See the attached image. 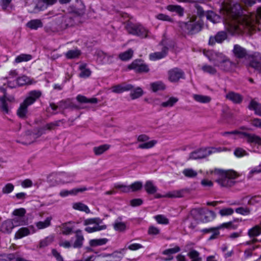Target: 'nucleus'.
Listing matches in <instances>:
<instances>
[{
    "mask_svg": "<svg viewBox=\"0 0 261 261\" xmlns=\"http://www.w3.org/2000/svg\"><path fill=\"white\" fill-rule=\"evenodd\" d=\"M224 1L223 8L226 14V28L232 35L246 32L256 31V25H261V7L257 8L254 14L247 16L243 14L242 6L238 3L232 4L230 0Z\"/></svg>",
    "mask_w": 261,
    "mask_h": 261,
    "instance_id": "nucleus-1",
    "label": "nucleus"
},
{
    "mask_svg": "<svg viewBox=\"0 0 261 261\" xmlns=\"http://www.w3.org/2000/svg\"><path fill=\"white\" fill-rule=\"evenodd\" d=\"M80 19L79 15L71 13L59 14L51 22V29L53 32L62 31L78 24Z\"/></svg>",
    "mask_w": 261,
    "mask_h": 261,
    "instance_id": "nucleus-2",
    "label": "nucleus"
},
{
    "mask_svg": "<svg viewBox=\"0 0 261 261\" xmlns=\"http://www.w3.org/2000/svg\"><path fill=\"white\" fill-rule=\"evenodd\" d=\"M42 93L39 90H32L28 93V96L20 104L17 110V116L22 119H26L30 115L28 107L33 105L41 96Z\"/></svg>",
    "mask_w": 261,
    "mask_h": 261,
    "instance_id": "nucleus-3",
    "label": "nucleus"
},
{
    "mask_svg": "<svg viewBox=\"0 0 261 261\" xmlns=\"http://www.w3.org/2000/svg\"><path fill=\"white\" fill-rule=\"evenodd\" d=\"M217 177L216 181L222 187L229 188L233 186L238 177L237 172L233 170H218L216 171Z\"/></svg>",
    "mask_w": 261,
    "mask_h": 261,
    "instance_id": "nucleus-4",
    "label": "nucleus"
},
{
    "mask_svg": "<svg viewBox=\"0 0 261 261\" xmlns=\"http://www.w3.org/2000/svg\"><path fill=\"white\" fill-rule=\"evenodd\" d=\"M223 136L228 137L230 139H236V136L238 135L241 139H246V142L250 145H257L261 146V137L254 134L234 130L230 132H224L221 133Z\"/></svg>",
    "mask_w": 261,
    "mask_h": 261,
    "instance_id": "nucleus-5",
    "label": "nucleus"
},
{
    "mask_svg": "<svg viewBox=\"0 0 261 261\" xmlns=\"http://www.w3.org/2000/svg\"><path fill=\"white\" fill-rule=\"evenodd\" d=\"M125 28L127 33L141 38L148 37V30L138 23H133L130 21L126 22Z\"/></svg>",
    "mask_w": 261,
    "mask_h": 261,
    "instance_id": "nucleus-6",
    "label": "nucleus"
},
{
    "mask_svg": "<svg viewBox=\"0 0 261 261\" xmlns=\"http://www.w3.org/2000/svg\"><path fill=\"white\" fill-rule=\"evenodd\" d=\"M220 149L215 147L200 148L190 153L188 160H199L206 158L213 153L220 151Z\"/></svg>",
    "mask_w": 261,
    "mask_h": 261,
    "instance_id": "nucleus-7",
    "label": "nucleus"
},
{
    "mask_svg": "<svg viewBox=\"0 0 261 261\" xmlns=\"http://www.w3.org/2000/svg\"><path fill=\"white\" fill-rule=\"evenodd\" d=\"M203 24L199 20L190 19L186 22H184L182 28L185 32L188 35H194L199 33L202 28Z\"/></svg>",
    "mask_w": 261,
    "mask_h": 261,
    "instance_id": "nucleus-8",
    "label": "nucleus"
},
{
    "mask_svg": "<svg viewBox=\"0 0 261 261\" xmlns=\"http://www.w3.org/2000/svg\"><path fill=\"white\" fill-rule=\"evenodd\" d=\"M128 69H133L137 73H147L149 68L147 65L143 63L141 60L134 61L128 66Z\"/></svg>",
    "mask_w": 261,
    "mask_h": 261,
    "instance_id": "nucleus-9",
    "label": "nucleus"
},
{
    "mask_svg": "<svg viewBox=\"0 0 261 261\" xmlns=\"http://www.w3.org/2000/svg\"><path fill=\"white\" fill-rule=\"evenodd\" d=\"M168 79L171 82H177L180 79H184L185 73L180 68L175 67L168 72Z\"/></svg>",
    "mask_w": 261,
    "mask_h": 261,
    "instance_id": "nucleus-10",
    "label": "nucleus"
},
{
    "mask_svg": "<svg viewBox=\"0 0 261 261\" xmlns=\"http://www.w3.org/2000/svg\"><path fill=\"white\" fill-rule=\"evenodd\" d=\"M75 240L73 238L71 239V242L72 244L73 248H81L83 246L84 241L85 240L82 231L81 229H77L74 231Z\"/></svg>",
    "mask_w": 261,
    "mask_h": 261,
    "instance_id": "nucleus-11",
    "label": "nucleus"
},
{
    "mask_svg": "<svg viewBox=\"0 0 261 261\" xmlns=\"http://www.w3.org/2000/svg\"><path fill=\"white\" fill-rule=\"evenodd\" d=\"M227 38V34L225 31H219L215 36L210 37L208 44L214 45L216 43H222Z\"/></svg>",
    "mask_w": 261,
    "mask_h": 261,
    "instance_id": "nucleus-12",
    "label": "nucleus"
},
{
    "mask_svg": "<svg viewBox=\"0 0 261 261\" xmlns=\"http://www.w3.org/2000/svg\"><path fill=\"white\" fill-rule=\"evenodd\" d=\"M249 66L261 73V54L260 53H255L252 55Z\"/></svg>",
    "mask_w": 261,
    "mask_h": 261,
    "instance_id": "nucleus-13",
    "label": "nucleus"
},
{
    "mask_svg": "<svg viewBox=\"0 0 261 261\" xmlns=\"http://www.w3.org/2000/svg\"><path fill=\"white\" fill-rule=\"evenodd\" d=\"M232 51L235 57L238 59H245L248 56L247 50L238 44L234 45Z\"/></svg>",
    "mask_w": 261,
    "mask_h": 261,
    "instance_id": "nucleus-14",
    "label": "nucleus"
},
{
    "mask_svg": "<svg viewBox=\"0 0 261 261\" xmlns=\"http://www.w3.org/2000/svg\"><path fill=\"white\" fill-rule=\"evenodd\" d=\"M61 121V120H58L52 122L40 127L38 130L37 135L40 136L42 135L45 134L46 130H50L54 129L56 127L59 126L60 122Z\"/></svg>",
    "mask_w": 261,
    "mask_h": 261,
    "instance_id": "nucleus-15",
    "label": "nucleus"
},
{
    "mask_svg": "<svg viewBox=\"0 0 261 261\" xmlns=\"http://www.w3.org/2000/svg\"><path fill=\"white\" fill-rule=\"evenodd\" d=\"M134 86L131 84L123 83L115 85L112 87V91L115 93H121L124 91L132 90Z\"/></svg>",
    "mask_w": 261,
    "mask_h": 261,
    "instance_id": "nucleus-16",
    "label": "nucleus"
},
{
    "mask_svg": "<svg viewBox=\"0 0 261 261\" xmlns=\"http://www.w3.org/2000/svg\"><path fill=\"white\" fill-rule=\"evenodd\" d=\"M227 58L222 53H215L212 54L211 58H209L210 61L213 62L215 66L219 67Z\"/></svg>",
    "mask_w": 261,
    "mask_h": 261,
    "instance_id": "nucleus-17",
    "label": "nucleus"
},
{
    "mask_svg": "<svg viewBox=\"0 0 261 261\" xmlns=\"http://www.w3.org/2000/svg\"><path fill=\"white\" fill-rule=\"evenodd\" d=\"M226 98L237 104L241 103L243 99V96L240 94L233 91L229 92L226 95Z\"/></svg>",
    "mask_w": 261,
    "mask_h": 261,
    "instance_id": "nucleus-18",
    "label": "nucleus"
},
{
    "mask_svg": "<svg viewBox=\"0 0 261 261\" xmlns=\"http://www.w3.org/2000/svg\"><path fill=\"white\" fill-rule=\"evenodd\" d=\"M14 227L13 221L8 219L2 224L1 230L4 233H10Z\"/></svg>",
    "mask_w": 261,
    "mask_h": 261,
    "instance_id": "nucleus-19",
    "label": "nucleus"
},
{
    "mask_svg": "<svg viewBox=\"0 0 261 261\" xmlns=\"http://www.w3.org/2000/svg\"><path fill=\"white\" fill-rule=\"evenodd\" d=\"M168 48L164 46L161 51L155 52L149 55V59L151 60L155 61L164 58L167 54Z\"/></svg>",
    "mask_w": 261,
    "mask_h": 261,
    "instance_id": "nucleus-20",
    "label": "nucleus"
},
{
    "mask_svg": "<svg viewBox=\"0 0 261 261\" xmlns=\"http://www.w3.org/2000/svg\"><path fill=\"white\" fill-rule=\"evenodd\" d=\"M122 217H119L113 224L114 229L118 231H123L126 229V224L121 222Z\"/></svg>",
    "mask_w": 261,
    "mask_h": 261,
    "instance_id": "nucleus-21",
    "label": "nucleus"
},
{
    "mask_svg": "<svg viewBox=\"0 0 261 261\" xmlns=\"http://www.w3.org/2000/svg\"><path fill=\"white\" fill-rule=\"evenodd\" d=\"M76 99L79 102L81 103H96L98 102V99L96 98H88L86 96L80 94L77 95Z\"/></svg>",
    "mask_w": 261,
    "mask_h": 261,
    "instance_id": "nucleus-22",
    "label": "nucleus"
},
{
    "mask_svg": "<svg viewBox=\"0 0 261 261\" xmlns=\"http://www.w3.org/2000/svg\"><path fill=\"white\" fill-rule=\"evenodd\" d=\"M26 25L32 30H37L38 28L43 27V23L40 19H36L29 21Z\"/></svg>",
    "mask_w": 261,
    "mask_h": 261,
    "instance_id": "nucleus-23",
    "label": "nucleus"
},
{
    "mask_svg": "<svg viewBox=\"0 0 261 261\" xmlns=\"http://www.w3.org/2000/svg\"><path fill=\"white\" fill-rule=\"evenodd\" d=\"M248 108L251 110H254L255 113L259 116H261V104L255 101L252 100Z\"/></svg>",
    "mask_w": 261,
    "mask_h": 261,
    "instance_id": "nucleus-24",
    "label": "nucleus"
},
{
    "mask_svg": "<svg viewBox=\"0 0 261 261\" xmlns=\"http://www.w3.org/2000/svg\"><path fill=\"white\" fill-rule=\"evenodd\" d=\"M144 188L146 192L150 195L154 194L158 190V188L153 185L151 180H147L145 182Z\"/></svg>",
    "mask_w": 261,
    "mask_h": 261,
    "instance_id": "nucleus-25",
    "label": "nucleus"
},
{
    "mask_svg": "<svg viewBox=\"0 0 261 261\" xmlns=\"http://www.w3.org/2000/svg\"><path fill=\"white\" fill-rule=\"evenodd\" d=\"M9 100L5 95L0 98V109L1 111L6 114L9 113V109L7 101Z\"/></svg>",
    "mask_w": 261,
    "mask_h": 261,
    "instance_id": "nucleus-26",
    "label": "nucleus"
},
{
    "mask_svg": "<svg viewBox=\"0 0 261 261\" xmlns=\"http://www.w3.org/2000/svg\"><path fill=\"white\" fill-rule=\"evenodd\" d=\"M108 242V239L107 238L92 239L89 241V245L90 247H95L105 245Z\"/></svg>",
    "mask_w": 261,
    "mask_h": 261,
    "instance_id": "nucleus-27",
    "label": "nucleus"
},
{
    "mask_svg": "<svg viewBox=\"0 0 261 261\" xmlns=\"http://www.w3.org/2000/svg\"><path fill=\"white\" fill-rule=\"evenodd\" d=\"M167 9L171 12H175L179 16L184 15V9L180 6L170 5L167 6Z\"/></svg>",
    "mask_w": 261,
    "mask_h": 261,
    "instance_id": "nucleus-28",
    "label": "nucleus"
},
{
    "mask_svg": "<svg viewBox=\"0 0 261 261\" xmlns=\"http://www.w3.org/2000/svg\"><path fill=\"white\" fill-rule=\"evenodd\" d=\"M239 224H234V222L232 221L223 223L220 225H219L218 226H217V229H223L226 228L227 229H231V230H235L238 227Z\"/></svg>",
    "mask_w": 261,
    "mask_h": 261,
    "instance_id": "nucleus-29",
    "label": "nucleus"
},
{
    "mask_svg": "<svg viewBox=\"0 0 261 261\" xmlns=\"http://www.w3.org/2000/svg\"><path fill=\"white\" fill-rule=\"evenodd\" d=\"M110 148V145L103 144L99 146L94 147L93 150L96 155H99L108 150Z\"/></svg>",
    "mask_w": 261,
    "mask_h": 261,
    "instance_id": "nucleus-30",
    "label": "nucleus"
},
{
    "mask_svg": "<svg viewBox=\"0 0 261 261\" xmlns=\"http://www.w3.org/2000/svg\"><path fill=\"white\" fill-rule=\"evenodd\" d=\"M151 88L154 92L160 90H164L166 88V86L162 81H157L152 83L150 84Z\"/></svg>",
    "mask_w": 261,
    "mask_h": 261,
    "instance_id": "nucleus-31",
    "label": "nucleus"
},
{
    "mask_svg": "<svg viewBox=\"0 0 261 261\" xmlns=\"http://www.w3.org/2000/svg\"><path fill=\"white\" fill-rule=\"evenodd\" d=\"M30 234V230L28 227H22L20 228L15 233L16 239H21Z\"/></svg>",
    "mask_w": 261,
    "mask_h": 261,
    "instance_id": "nucleus-32",
    "label": "nucleus"
},
{
    "mask_svg": "<svg viewBox=\"0 0 261 261\" xmlns=\"http://www.w3.org/2000/svg\"><path fill=\"white\" fill-rule=\"evenodd\" d=\"M193 98L195 101L204 103H208L211 100V97L208 96L199 94H194L193 95Z\"/></svg>",
    "mask_w": 261,
    "mask_h": 261,
    "instance_id": "nucleus-33",
    "label": "nucleus"
},
{
    "mask_svg": "<svg viewBox=\"0 0 261 261\" xmlns=\"http://www.w3.org/2000/svg\"><path fill=\"white\" fill-rule=\"evenodd\" d=\"M107 228L106 225H99V224H95L93 227H87L85 228V230L88 233H92L95 231L105 230Z\"/></svg>",
    "mask_w": 261,
    "mask_h": 261,
    "instance_id": "nucleus-34",
    "label": "nucleus"
},
{
    "mask_svg": "<svg viewBox=\"0 0 261 261\" xmlns=\"http://www.w3.org/2000/svg\"><path fill=\"white\" fill-rule=\"evenodd\" d=\"M52 218L50 217L46 218L44 221H39L36 223V225L39 229L46 228L50 225V221Z\"/></svg>",
    "mask_w": 261,
    "mask_h": 261,
    "instance_id": "nucleus-35",
    "label": "nucleus"
},
{
    "mask_svg": "<svg viewBox=\"0 0 261 261\" xmlns=\"http://www.w3.org/2000/svg\"><path fill=\"white\" fill-rule=\"evenodd\" d=\"M81 52L79 49H71L66 53V57L68 59H72L78 58Z\"/></svg>",
    "mask_w": 261,
    "mask_h": 261,
    "instance_id": "nucleus-36",
    "label": "nucleus"
},
{
    "mask_svg": "<svg viewBox=\"0 0 261 261\" xmlns=\"http://www.w3.org/2000/svg\"><path fill=\"white\" fill-rule=\"evenodd\" d=\"M71 222H68L67 223H63L61 225V230H62V233L64 235H69L71 234L73 232V227H69L67 225L68 223H71Z\"/></svg>",
    "mask_w": 261,
    "mask_h": 261,
    "instance_id": "nucleus-37",
    "label": "nucleus"
},
{
    "mask_svg": "<svg viewBox=\"0 0 261 261\" xmlns=\"http://www.w3.org/2000/svg\"><path fill=\"white\" fill-rule=\"evenodd\" d=\"M178 98L175 97H170L167 101L163 102L161 106L164 108L166 107H173L177 101Z\"/></svg>",
    "mask_w": 261,
    "mask_h": 261,
    "instance_id": "nucleus-38",
    "label": "nucleus"
},
{
    "mask_svg": "<svg viewBox=\"0 0 261 261\" xmlns=\"http://www.w3.org/2000/svg\"><path fill=\"white\" fill-rule=\"evenodd\" d=\"M133 55V50L129 49L127 50L122 53L119 55V58L122 61H127L132 58Z\"/></svg>",
    "mask_w": 261,
    "mask_h": 261,
    "instance_id": "nucleus-39",
    "label": "nucleus"
},
{
    "mask_svg": "<svg viewBox=\"0 0 261 261\" xmlns=\"http://www.w3.org/2000/svg\"><path fill=\"white\" fill-rule=\"evenodd\" d=\"M215 217V213L212 211H208L205 213L204 218L201 219V221L203 223H206L212 221Z\"/></svg>",
    "mask_w": 261,
    "mask_h": 261,
    "instance_id": "nucleus-40",
    "label": "nucleus"
},
{
    "mask_svg": "<svg viewBox=\"0 0 261 261\" xmlns=\"http://www.w3.org/2000/svg\"><path fill=\"white\" fill-rule=\"evenodd\" d=\"M131 90L130 96L132 99H137L141 97L143 94V91L140 87H137V88Z\"/></svg>",
    "mask_w": 261,
    "mask_h": 261,
    "instance_id": "nucleus-41",
    "label": "nucleus"
},
{
    "mask_svg": "<svg viewBox=\"0 0 261 261\" xmlns=\"http://www.w3.org/2000/svg\"><path fill=\"white\" fill-rule=\"evenodd\" d=\"M32 56L29 54H22L17 56L15 59V62L19 63L22 62H27L31 60Z\"/></svg>",
    "mask_w": 261,
    "mask_h": 261,
    "instance_id": "nucleus-42",
    "label": "nucleus"
},
{
    "mask_svg": "<svg viewBox=\"0 0 261 261\" xmlns=\"http://www.w3.org/2000/svg\"><path fill=\"white\" fill-rule=\"evenodd\" d=\"M73 207L75 210L85 212L86 213H90V210L88 207L86 205L81 202L74 203L73 205Z\"/></svg>",
    "mask_w": 261,
    "mask_h": 261,
    "instance_id": "nucleus-43",
    "label": "nucleus"
},
{
    "mask_svg": "<svg viewBox=\"0 0 261 261\" xmlns=\"http://www.w3.org/2000/svg\"><path fill=\"white\" fill-rule=\"evenodd\" d=\"M156 143L155 140H151L139 145L138 148L140 149H149L153 147Z\"/></svg>",
    "mask_w": 261,
    "mask_h": 261,
    "instance_id": "nucleus-44",
    "label": "nucleus"
},
{
    "mask_svg": "<svg viewBox=\"0 0 261 261\" xmlns=\"http://www.w3.org/2000/svg\"><path fill=\"white\" fill-rule=\"evenodd\" d=\"M143 187L142 182L141 181H136L130 186H129V192H136L138 190H140L142 189Z\"/></svg>",
    "mask_w": 261,
    "mask_h": 261,
    "instance_id": "nucleus-45",
    "label": "nucleus"
},
{
    "mask_svg": "<svg viewBox=\"0 0 261 261\" xmlns=\"http://www.w3.org/2000/svg\"><path fill=\"white\" fill-rule=\"evenodd\" d=\"M184 175L189 178H193L197 176V173L196 171L191 168L185 169L183 170Z\"/></svg>",
    "mask_w": 261,
    "mask_h": 261,
    "instance_id": "nucleus-46",
    "label": "nucleus"
},
{
    "mask_svg": "<svg viewBox=\"0 0 261 261\" xmlns=\"http://www.w3.org/2000/svg\"><path fill=\"white\" fill-rule=\"evenodd\" d=\"M154 219L159 224L166 225L169 223L168 219L162 215H158L154 216Z\"/></svg>",
    "mask_w": 261,
    "mask_h": 261,
    "instance_id": "nucleus-47",
    "label": "nucleus"
},
{
    "mask_svg": "<svg viewBox=\"0 0 261 261\" xmlns=\"http://www.w3.org/2000/svg\"><path fill=\"white\" fill-rule=\"evenodd\" d=\"M203 72L214 75L217 72V70L213 67L208 65H204L201 68Z\"/></svg>",
    "mask_w": 261,
    "mask_h": 261,
    "instance_id": "nucleus-48",
    "label": "nucleus"
},
{
    "mask_svg": "<svg viewBox=\"0 0 261 261\" xmlns=\"http://www.w3.org/2000/svg\"><path fill=\"white\" fill-rule=\"evenodd\" d=\"M46 4L43 2V0H39L38 3L36 5L34 9V12L43 11L47 8Z\"/></svg>",
    "mask_w": 261,
    "mask_h": 261,
    "instance_id": "nucleus-49",
    "label": "nucleus"
},
{
    "mask_svg": "<svg viewBox=\"0 0 261 261\" xmlns=\"http://www.w3.org/2000/svg\"><path fill=\"white\" fill-rule=\"evenodd\" d=\"M180 250V248L178 246H175L172 248H169L165 250L163 252V254L168 256H171L172 254L177 253Z\"/></svg>",
    "mask_w": 261,
    "mask_h": 261,
    "instance_id": "nucleus-50",
    "label": "nucleus"
},
{
    "mask_svg": "<svg viewBox=\"0 0 261 261\" xmlns=\"http://www.w3.org/2000/svg\"><path fill=\"white\" fill-rule=\"evenodd\" d=\"M81 72L80 74V76L81 77H88L91 73L90 69L85 68V65H82L80 66Z\"/></svg>",
    "mask_w": 261,
    "mask_h": 261,
    "instance_id": "nucleus-51",
    "label": "nucleus"
},
{
    "mask_svg": "<svg viewBox=\"0 0 261 261\" xmlns=\"http://www.w3.org/2000/svg\"><path fill=\"white\" fill-rule=\"evenodd\" d=\"M234 212L233 208L231 207L223 208L219 211V214L223 216H227L231 215Z\"/></svg>",
    "mask_w": 261,
    "mask_h": 261,
    "instance_id": "nucleus-52",
    "label": "nucleus"
},
{
    "mask_svg": "<svg viewBox=\"0 0 261 261\" xmlns=\"http://www.w3.org/2000/svg\"><path fill=\"white\" fill-rule=\"evenodd\" d=\"M92 188H87L86 187H83L80 188H74L71 190H68L69 195H76L80 192H83L89 189H91Z\"/></svg>",
    "mask_w": 261,
    "mask_h": 261,
    "instance_id": "nucleus-53",
    "label": "nucleus"
},
{
    "mask_svg": "<svg viewBox=\"0 0 261 261\" xmlns=\"http://www.w3.org/2000/svg\"><path fill=\"white\" fill-rule=\"evenodd\" d=\"M234 154L238 158H241L247 155L248 153L243 148L238 147L234 150Z\"/></svg>",
    "mask_w": 261,
    "mask_h": 261,
    "instance_id": "nucleus-54",
    "label": "nucleus"
},
{
    "mask_svg": "<svg viewBox=\"0 0 261 261\" xmlns=\"http://www.w3.org/2000/svg\"><path fill=\"white\" fill-rule=\"evenodd\" d=\"M220 69L227 71L230 69L231 67V62L227 58L224 62H223L219 66Z\"/></svg>",
    "mask_w": 261,
    "mask_h": 261,
    "instance_id": "nucleus-55",
    "label": "nucleus"
},
{
    "mask_svg": "<svg viewBox=\"0 0 261 261\" xmlns=\"http://www.w3.org/2000/svg\"><path fill=\"white\" fill-rule=\"evenodd\" d=\"M30 82L29 78L25 75L19 77L17 79V83L19 86H22Z\"/></svg>",
    "mask_w": 261,
    "mask_h": 261,
    "instance_id": "nucleus-56",
    "label": "nucleus"
},
{
    "mask_svg": "<svg viewBox=\"0 0 261 261\" xmlns=\"http://www.w3.org/2000/svg\"><path fill=\"white\" fill-rule=\"evenodd\" d=\"M182 192L180 191H174L169 192L165 195V197L168 198H177L182 197Z\"/></svg>",
    "mask_w": 261,
    "mask_h": 261,
    "instance_id": "nucleus-57",
    "label": "nucleus"
},
{
    "mask_svg": "<svg viewBox=\"0 0 261 261\" xmlns=\"http://www.w3.org/2000/svg\"><path fill=\"white\" fill-rule=\"evenodd\" d=\"M188 255L190 258L192 259V260L199 259V261H201V258L199 257V252L195 250H192L190 251Z\"/></svg>",
    "mask_w": 261,
    "mask_h": 261,
    "instance_id": "nucleus-58",
    "label": "nucleus"
},
{
    "mask_svg": "<svg viewBox=\"0 0 261 261\" xmlns=\"http://www.w3.org/2000/svg\"><path fill=\"white\" fill-rule=\"evenodd\" d=\"M101 220L98 218L87 219L84 221V225H88L90 224H99Z\"/></svg>",
    "mask_w": 261,
    "mask_h": 261,
    "instance_id": "nucleus-59",
    "label": "nucleus"
},
{
    "mask_svg": "<svg viewBox=\"0 0 261 261\" xmlns=\"http://www.w3.org/2000/svg\"><path fill=\"white\" fill-rule=\"evenodd\" d=\"M114 188L117 189H119L122 192L128 193L129 192V186H126L123 184H116L114 185Z\"/></svg>",
    "mask_w": 261,
    "mask_h": 261,
    "instance_id": "nucleus-60",
    "label": "nucleus"
},
{
    "mask_svg": "<svg viewBox=\"0 0 261 261\" xmlns=\"http://www.w3.org/2000/svg\"><path fill=\"white\" fill-rule=\"evenodd\" d=\"M235 211L242 215H248L250 213L249 208L247 207H239L236 208Z\"/></svg>",
    "mask_w": 261,
    "mask_h": 261,
    "instance_id": "nucleus-61",
    "label": "nucleus"
},
{
    "mask_svg": "<svg viewBox=\"0 0 261 261\" xmlns=\"http://www.w3.org/2000/svg\"><path fill=\"white\" fill-rule=\"evenodd\" d=\"M14 187L12 184H7L3 188L2 192L4 194H9L14 190Z\"/></svg>",
    "mask_w": 261,
    "mask_h": 261,
    "instance_id": "nucleus-62",
    "label": "nucleus"
},
{
    "mask_svg": "<svg viewBox=\"0 0 261 261\" xmlns=\"http://www.w3.org/2000/svg\"><path fill=\"white\" fill-rule=\"evenodd\" d=\"M26 213V211L23 208H20L15 209L13 212V215L14 216H18L19 218H21L23 217Z\"/></svg>",
    "mask_w": 261,
    "mask_h": 261,
    "instance_id": "nucleus-63",
    "label": "nucleus"
},
{
    "mask_svg": "<svg viewBox=\"0 0 261 261\" xmlns=\"http://www.w3.org/2000/svg\"><path fill=\"white\" fill-rule=\"evenodd\" d=\"M69 100H62L58 102L59 109L64 110L68 109Z\"/></svg>",
    "mask_w": 261,
    "mask_h": 261,
    "instance_id": "nucleus-64",
    "label": "nucleus"
}]
</instances>
